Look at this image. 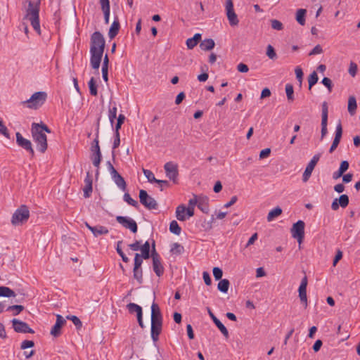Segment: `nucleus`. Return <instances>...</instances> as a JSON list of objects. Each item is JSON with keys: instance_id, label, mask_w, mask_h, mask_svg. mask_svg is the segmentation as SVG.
Returning <instances> with one entry per match:
<instances>
[{"instance_id": "nucleus-1", "label": "nucleus", "mask_w": 360, "mask_h": 360, "mask_svg": "<svg viewBox=\"0 0 360 360\" xmlns=\"http://www.w3.org/2000/svg\"><path fill=\"white\" fill-rule=\"evenodd\" d=\"M44 131L51 133V129L44 123H32V135L34 141L37 143L38 150L44 153L48 147L47 137Z\"/></svg>"}, {"instance_id": "nucleus-2", "label": "nucleus", "mask_w": 360, "mask_h": 360, "mask_svg": "<svg viewBox=\"0 0 360 360\" xmlns=\"http://www.w3.org/2000/svg\"><path fill=\"white\" fill-rule=\"evenodd\" d=\"M39 5L40 0H37V3L34 4L33 2L29 1L28 8L27 9L26 17L29 20L33 29L41 34L40 23H39Z\"/></svg>"}, {"instance_id": "nucleus-3", "label": "nucleus", "mask_w": 360, "mask_h": 360, "mask_svg": "<svg viewBox=\"0 0 360 360\" xmlns=\"http://www.w3.org/2000/svg\"><path fill=\"white\" fill-rule=\"evenodd\" d=\"M30 217V210L25 205H21L13 214L11 224L19 226L26 223Z\"/></svg>"}, {"instance_id": "nucleus-4", "label": "nucleus", "mask_w": 360, "mask_h": 360, "mask_svg": "<svg viewBox=\"0 0 360 360\" xmlns=\"http://www.w3.org/2000/svg\"><path fill=\"white\" fill-rule=\"evenodd\" d=\"M105 41L103 35L98 31L94 32L91 36L90 52L103 53Z\"/></svg>"}, {"instance_id": "nucleus-5", "label": "nucleus", "mask_w": 360, "mask_h": 360, "mask_svg": "<svg viewBox=\"0 0 360 360\" xmlns=\"http://www.w3.org/2000/svg\"><path fill=\"white\" fill-rule=\"evenodd\" d=\"M47 94L46 92L38 91L32 94L28 100L23 103H27V107L30 108L37 109L44 103Z\"/></svg>"}, {"instance_id": "nucleus-6", "label": "nucleus", "mask_w": 360, "mask_h": 360, "mask_svg": "<svg viewBox=\"0 0 360 360\" xmlns=\"http://www.w3.org/2000/svg\"><path fill=\"white\" fill-rule=\"evenodd\" d=\"M129 248L133 251L141 250V257L144 259H148L150 257V244L148 241H146L142 245H141L140 240H135L134 243L129 244Z\"/></svg>"}, {"instance_id": "nucleus-7", "label": "nucleus", "mask_w": 360, "mask_h": 360, "mask_svg": "<svg viewBox=\"0 0 360 360\" xmlns=\"http://www.w3.org/2000/svg\"><path fill=\"white\" fill-rule=\"evenodd\" d=\"M140 202L148 210H156L158 205L156 200L148 194L145 190L139 191Z\"/></svg>"}, {"instance_id": "nucleus-8", "label": "nucleus", "mask_w": 360, "mask_h": 360, "mask_svg": "<svg viewBox=\"0 0 360 360\" xmlns=\"http://www.w3.org/2000/svg\"><path fill=\"white\" fill-rule=\"evenodd\" d=\"M304 222L302 220H298L291 228L292 238H295L300 244L302 243L304 240Z\"/></svg>"}, {"instance_id": "nucleus-9", "label": "nucleus", "mask_w": 360, "mask_h": 360, "mask_svg": "<svg viewBox=\"0 0 360 360\" xmlns=\"http://www.w3.org/2000/svg\"><path fill=\"white\" fill-rule=\"evenodd\" d=\"M226 13L231 26L238 25L239 20L238 16L234 11L233 3L232 0H226Z\"/></svg>"}, {"instance_id": "nucleus-10", "label": "nucleus", "mask_w": 360, "mask_h": 360, "mask_svg": "<svg viewBox=\"0 0 360 360\" xmlns=\"http://www.w3.org/2000/svg\"><path fill=\"white\" fill-rule=\"evenodd\" d=\"M116 221L123 227L129 229L134 233H136L138 231L136 222L129 217L117 216Z\"/></svg>"}, {"instance_id": "nucleus-11", "label": "nucleus", "mask_w": 360, "mask_h": 360, "mask_svg": "<svg viewBox=\"0 0 360 360\" xmlns=\"http://www.w3.org/2000/svg\"><path fill=\"white\" fill-rule=\"evenodd\" d=\"M320 158H321V154L318 153V154L314 155L313 156V158H311V160L309 161V162L307 165L305 170L302 175L303 182H307L309 179V178L311 175V173H312L314 167H316L317 162H319Z\"/></svg>"}, {"instance_id": "nucleus-12", "label": "nucleus", "mask_w": 360, "mask_h": 360, "mask_svg": "<svg viewBox=\"0 0 360 360\" xmlns=\"http://www.w3.org/2000/svg\"><path fill=\"white\" fill-rule=\"evenodd\" d=\"M13 328L14 330L17 333H34V330H32L29 325L20 320L13 319L12 321Z\"/></svg>"}, {"instance_id": "nucleus-13", "label": "nucleus", "mask_w": 360, "mask_h": 360, "mask_svg": "<svg viewBox=\"0 0 360 360\" xmlns=\"http://www.w3.org/2000/svg\"><path fill=\"white\" fill-rule=\"evenodd\" d=\"M15 136L18 146L27 151L32 157H34V151L32 148L31 141L27 139H25L20 132H17Z\"/></svg>"}, {"instance_id": "nucleus-14", "label": "nucleus", "mask_w": 360, "mask_h": 360, "mask_svg": "<svg viewBox=\"0 0 360 360\" xmlns=\"http://www.w3.org/2000/svg\"><path fill=\"white\" fill-rule=\"evenodd\" d=\"M164 169L166 176L174 183H176V179L179 174L177 165L172 162H168L164 165Z\"/></svg>"}, {"instance_id": "nucleus-15", "label": "nucleus", "mask_w": 360, "mask_h": 360, "mask_svg": "<svg viewBox=\"0 0 360 360\" xmlns=\"http://www.w3.org/2000/svg\"><path fill=\"white\" fill-rule=\"evenodd\" d=\"M127 308L130 314H136L139 325L141 328H143L144 325L143 322V311L141 307L135 303H129L127 305Z\"/></svg>"}, {"instance_id": "nucleus-16", "label": "nucleus", "mask_w": 360, "mask_h": 360, "mask_svg": "<svg viewBox=\"0 0 360 360\" xmlns=\"http://www.w3.org/2000/svg\"><path fill=\"white\" fill-rule=\"evenodd\" d=\"M84 225L92 233L94 237L106 235L109 233L108 229L104 226L97 225L92 226L86 221L84 222Z\"/></svg>"}, {"instance_id": "nucleus-17", "label": "nucleus", "mask_w": 360, "mask_h": 360, "mask_svg": "<svg viewBox=\"0 0 360 360\" xmlns=\"http://www.w3.org/2000/svg\"><path fill=\"white\" fill-rule=\"evenodd\" d=\"M349 197L346 194H342L340 196V198H335L332 204H331V209L333 210H338L340 207L345 208L349 205Z\"/></svg>"}, {"instance_id": "nucleus-18", "label": "nucleus", "mask_w": 360, "mask_h": 360, "mask_svg": "<svg viewBox=\"0 0 360 360\" xmlns=\"http://www.w3.org/2000/svg\"><path fill=\"white\" fill-rule=\"evenodd\" d=\"M342 127L341 123L339 122L336 126L335 138H334L332 145L329 149L330 153H333V151L338 146L340 139L342 138Z\"/></svg>"}, {"instance_id": "nucleus-19", "label": "nucleus", "mask_w": 360, "mask_h": 360, "mask_svg": "<svg viewBox=\"0 0 360 360\" xmlns=\"http://www.w3.org/2000/svg\"><path fill=\"white\" fill-rule=\"evenodd\" d=\"M207 312L214 324L217 326V327L219 328V330L221 331V333L223 334V335L228 338L229 336V331L227 328L224 326V325L215 316V315L212 313L210 308L207 307Z\"/></svg>"}, {"instance_id": "nucleus-20", "label": "nucleus", "mask_w": 360, "mask_h": 360, "mask_svg": "<svg viewBox=\"0 0 360 360\" xmlns=\"http://www.w3.org/2000/svg\"><path fill=\"white\" fill-rule=\"evenodd\" d=\"M65 323V319L61 315L58 314L56 323L51 330V334L54 337L59 336L60 335V329Z\"/></svg>"}, {"instance_id": "nucleus-21", "label": "nucleus", "mask_w": 360, "mask_h": 360, "mask_svg": "<svg viewBox=\"0 0 360 360\" xmlns=\"http://www.w3.org/2000/svg\"><path fill=\"white\" fill-rule=\"evenodd\" d=\"M90 63L92 68L95 70H98L103 53L94 52V51H92V52H90Z\"/></svg>"}, {"instance_id": "nucleus-22", "label": "nucleus", "mask_w": 360, "mask_h": 360, "mask_svg": "<svg viewBox=\"0 0 360 360\" xmlns=\"http://www.w3.org/2000/svg\"><path fill=\"white\" fill-rule=\"evenodd\" d=\"M85 186L83 188L84 191V197L85 198H88L91 196L92 193V177L89 173V172H86V176L84 179Z\"/></svg>"}, {"instance_id": "nucleus-23", "label": "nucleus", "mask_w": 360, "mask_h": 360, "mask_svg": "<svg viewBox=\"0 0 360 360\" xmlns=\"http://www.w3.org/2000/svg\"><path fill=\"white\" fill-rule=\"evenodd\" d=\"M143 172L149 182H150V183L155 182L157 184H165V185L167 186H169V183L167 181L160 180V179H155L153 173L150 170H148L146 169H143Z\"/></svg>"}, {"instance_id": "nucleus-24", "label": "nucleus", "mask_w": 360, "mask_h": 360, "mask_svg": "<svg viewBox=\"0 0 360 360\" xmlns=\"http://www.w3.org/2000/svg\"><path fill=\"white\" fill-rule=\"evenodd\" d=\"M112 180L122 191H125L127 189V184L124 179L118 173H115L112 176Z\"/></svg>"}, {"instance_id": "nucleus-25", "label": "nucleus", "mask_w": 360, "mask_h": 360, "mask_svg": "<svg viewBox=\"0 0 360 360\" xmlns=\"http://www.w3.org/2000/svg\"><path fill=\"white\" fill-rule=\"evenodd\" d=\"M120 27V22H119L118 18L116 17L115 18L114 21L112 22V23L110 27V30H109L108 36H109L110 39H113L114 37H115L117 36V34H118Z\"/></svg>"}, {"instance_id": "nucleus-26", "label": "nucleus", "mask_w": 360, "mask_h": 360, "mask_svg": "<svg viewBox=\"0 0 360 360\" xmlns=\"http://www.w3.org/2000/svg\"><path fill=\"white\" fill-rule=\"evenodd\" d=\"M151 319L162 320V315L158 304L153 302L151 305Z\"/></svg>"}, {"instance_id": "nucleus-27", "label": "nucleus", "mask_w": 360, "mask_h": 360, "mask_svg": "<svg viewBox=\"0 0 360 360\" xmlns=\"http://www.w3.org/2000/svg\"><path fill=\"white\" fill-rule=\"evenodd\" d=\"M201 39V34L196 33L192 38H189L186 40V46L188 49H193Z\"/></svg>"}, {"instance_id": "nucleus-28", "label": "nucleus", "mask_w": 360, "mask_h": 360, "mask_svg": "<svg viewBox=\"0 0 360 360\" xmlns=\"http://www.w3.org/2000/svg\"><path fill=\"white\" fill-rule=\"evenodd\" d=\"M153 269L155 274L160 277L164 274V267L161 263V259L153 261Z\"/></svg>"}, {"instance_id": "nucleus-29", "label": "nucleus", "mask_w": 360, "mask_h": 360, "mask_svg": "<svg viewBox=\"0 0 360 360\" xmlns=\"http://www.w3.org/2000/svg\"><path fill=\"white\" fill-rule=\"evenodd\" d=\"M101 158H102L101 153L92 152L91 159L92 160V163H93L94 166L97 167V170H96V176L98 175V173H99L98 169H99V165H100V163L101 161Z\"/></svg>"}, {"instance_id": "nucleus-30", "label": "nucleus", "mask_w": 360, "mask_h": 360, "mask_svg": "<svg viewBox=\"0 0 360 360\" xmlns=\"http://www.w3.org/2000/svg\"><path fill=\"white\" fill-rule=\"evenodd\" d=\"M215 43L212 39H205L200 44V47L203 51H210L214 47Z\"/></svg>"}, {"instance_id": "nucleus-31", "label": "nucleus", "mask_w": 360, "mask_h": 360, "mask_svg": "<svg viewBox=\"0 0 360 360\" xmlns=\"http://www.w3.org/2000/svg\"><path fill=\"white\" fill-rule=\"evenodd\" d=\"M108 64H109V58L107 54L104 56L103 65H102V76L103 79L105 82L108 81Z\"/></svg>"}, {"instance_id": "nucleus-32", "label": "nucleus", "mask_w": 360, "mask_h": 360, "mask_svg": "<svg viewBox=\"0 0 360 360\" xmlns=\"http://www.w3.org/2000/svg\"><path fill=\"white\" fill-rule=\"evenodd\" d=\"M357 108L356 98L353 96H349L348 99V112L351 115H354L356 113Z\"/></svg>"}, {"instance_id": "nucleus-33", "label": "nucleus", "mask_w": 360, "mask_h": 360, "mask_svg": "<svg viewBox=\"0 0 360 360\" xmlns=\"http://www.w3.org/2000/svg\"><path fill=\"white\" fill-rule=\"evenodd\" d=\"M186 207L184 205H179L176 209V217L179 221H185L186 219Z\"/></svg>"}, {"instance_id": "nucleus-34", "label": "nucleus", "mask_w": 360, "mask_h": 360, "mask_svg": "<svg viewBox=\"0 0 360 360\" xmlns=\"http://www.w3.org/2000/svg\"><path fill=\"white\" fill-rule=\"evenodd\" d=\"M15 295V292L8 287L0 286V297H12Z\"/></svg>"}, {"instance_id": "nucleus-35", "label": "nucleus", "mask_w": 360, "mask_h": 360, "mask_svg": "<svg viewBox=\"0 0 360 360\" xmlns=\"http://www.w3.org/2000/svg\"><path fill=\"white\" fill-rule=\"evenodd\" d=\"M306 13H307V10L304 9V8H300L297 11L296 20L301 25H304V24H305Z\"/></svg>"}, {"instance_id": "nucleus-36", "label": "nucleus", "mask_w": 360, "mask_h": 360, "mask_svg": "<svg viewBox=\"0 0 360 360\" xmlns=\"http://www.w3.org/2000/svg\"><path fill=\"white\" fill-rule=\"evenodd\" d=\"M98 133H99V123H98V127H97L96 133V138L94 139L93 144L91 148V152L101 153L100 146H99Z\"/></svg>"}, {"instance_id": "nucleus-37", "label": "nucleus", "mask_w": 360, "mask_h": 360, "mask_svg": "<svg viewBox=\"0 0 360 360\" xmlns=\"http://www.w3.org/2000/svg\"><path fill=\"white\" fill-rule=\"evenodd\" d=\"M162 328L155 326H152L150 328L151 338L154 342H157L159 339V335L161 333Z\"/></svg>"}, {"instance_id": "nucleus-38", "label": "nucleus", "mask_w": 360, "mask_h": 360, "mask_svg": "<svg viewBox=\"0 0 360 360\" xmlns=\"http://www.w3.org/2000/svg\"><path fill=\"white\" fill-rule=\"evenodd\" d=\"M282 213V209L280 207H276L271 210L267 215V221H271L274 218L278 217Z\"/></svg>"}, {"instance_id": "nucleus-39", "label": "nucleus", "mask_w": 360, "mask_h": 360, "mask_svg": "<svg viewBox=\"0 0 360 360\" xmlns=\"http://www.w3.org/2000/svg\"><path fill=\"white\" fill-rule=\"evenodd\" d=\"M229 285L230 283L228 279H221L217 285V288L221 292L226 293L228 292Z\"/></svg>"}, {"instance_id": "nucleus-40", "label": "nucleus", "mask_w": 360, "mask_h": 360, "mask_svg": "<svg viewBox=\"0 0 360 360\" xmlns=\"http://www.w3.org/2000/svg\"><path fill=\"white\" fill-rule=\"evenodd\" d=\"M169 231L173 233L175 235H180L181 229L178 224L177 221L175 220H173L170 222L169 224Z\"/></svg>"}, {"instance_id": "nucleus-41", "label": "nucleus", "mask_w": 360, "mask_h": 360, "mask_svg": "<svg viewBox=\"0 0 360 360\" xmlns=\"http://www.w3.org/2000/svg\"><path fill=\"white\" fill-rule=\"evenodd\" d=\"M197 206L203 213L207 214L210 210L207 199L200 200Z\"/></svg>"}, {"instance_id": "nucleus-42", "label": "nucleus", "mask_w": 360, "mask_h": 360, "mask_svg": "<svg viewBox=\"0 0 360 360\" xmlns=\"http://www.w3.org/2000/svg\"><path fill=\"white\" fill-rule=\"evenodd\" d=\"M133 277L139 284L143 283V270L142 269H133Z\"/></svg>"}, {"instance_id": "nucleus-43", "label": "nucleus", "mask_w": 360, "mask_h": 360, "mask_svg": "<svg viewBox=\"0 0 360 360\" xmlns=\"http://www.w3.org/2000/svg\"><path fill=\"white\" fill-rule=\"evenodd\" d=\"M89 91L91 95L92 96H97L98 91H97V85L96 84V81L94 77H91L88 83Z\"/></svg>"}, {"instance_id": "nucleus-44", "label": "nucleus", "mask_w": 360, "mask_h": 360, "mask_svg": "<svg viewBox=\"0 0 360 360\" xmlns=\"http://www.w3.org/2000/svg\"><path fill=\"white\" fill-rule=\"evenodd\" d=\"M172 254L181 255L184 251V248L178 243H174L170 250Z\"/></svg>"}, {"instance_id": "nucleus-45", "label": "nucleus", "mask_w": 360, "mask_h": 360, "mask_svg": "<svg viewBox=\"0 0 360 360\" xmlns=\"http://www.w3.org/2000/svg\"><path fill=\"white\" fill-rule=\"evenodd\" d=\"M117 117V107L115 105L112 108H110L108 111V117L112 127H113L115 120Z\"/></svg>"}, {"instance_id": "nucleus-46", "label": "nucleus", "mask_w": 360, "mask_h": 360, "mask_svg": "<svg viewBox=\"0 0 360 360\" xmlns=\"http://www.w3.org/2000/svg\"><path fill=\"white\" fill-rule=\"evenodd\" d=\"M319 80V77L317 75V73L314 71L309 76L308 78V83H309V89L310 90L311 87L317 83Z\"/></svg>"}, {"instance_id": "nucleus-47", "label": "nucleus", "mask_w": 360, "mask_h": 360, "mask_svg": "<svg viewBox=\"0 0 360 360\" xmlns=\"http://www.w3.org/2000/svg\"><path fill=\"white\" fill-rule=\"evenodd\" d=\"M124 200L127 202L129 205L136 207L139 208V203L136 200H134L131 198L130 195L128 193H125L123 196Z\"/></svg>"}, {"instance_id": "nucleus-48", "label": "nucleus", "mask_w": 360, "mask_h": 360, "mask_svg": "<svg viewBox=\"0 0 360 360\" xmlns=\"http://www.w3.org/2000/svg\"><path fill=\"white\" fill-rule=\"evenodd\" d=\"M285 93L288 101H292L294 100V90L293 86L290 84L285 85Z\"/></svg>"}, {"instance_id": "nucleus-49", "label": "nucleus", "mask_w": 360, "mask_h": 360, "mask_svg": "<svg viewBox=\"0 0 360 360\" xmlns=\"http://www.w3.org/2000/svg\"><path fill=\"white\" fill-rule=\"evenodd\" d=\"M307 277L304 276L301 281V283L300 285L298 292L299 293H307Z\"/></svg>"}, {"instance_id": "nucleus-50", "label": "nucleus", "mask_w": 360, "mask_h": 360, "mask_svg": "<svg viewBox=\"0 0 360 360\" xmlns=\"http://www.w3.org/2000/svg\"><path fill=\"white\" fill-rule=\"evenodd\" d=\"M125 119H126V117L123 114L119 115L117 120V123L115 126V132H119V130L121 129V127H122V124L124 122Z\"/></svg>"}, {"instance_id": "nucleus-51", "label": "nucleus", "mask_w": 360, "mask_h": 360, "mask_svg": "<svg viewBox=\"0 0 360 360\" xmlns=\"http://www.w3.org/2000/svg\"><path fill=\"white\" fill-rule=\"evenodd\" d=\"M23 309L24 307L22 305H12L6 308V311H14V316L19 314Z\"/></svg>"}, {"instance_id": "nucleus-52", "label": "nucleus", "mask_w": 360, "mask_h": 360, "mask_svg": "<svg viewBox=\"0 0 360 360\" xmlns=\"http://www.w3.org/2000/svg\"><path fill=\"white\" fill-rule=\"evenodd\" d=\"M143 257H141L139 253H136L134 257V269H141V265L143 264Z\"/></svg>"}, {"instance_id": "nucleus-53", "label": "nucleus", "mask_w": 360, "mask_h": 360, "mask_svg": "<svg viewBox=\"0 0 360 360\" xmlns=\"http://www.w3.org/2000/svg\"><path fill=\"white\" fill-rule=\"evenodd\" d=\"M67 319H70L72 321L74 325L76 326L77 329H80L82 328V321L77 316H74V315L68 316Z\"/></svg>"}, {"instance_id": "nucleus-54", "label": "nucleus", "mask_w": 360, "mask_h": 360, "mask_svg": "<svg viewBox=\"0 0 360 360\" xmlns=\"http://www.w3.org/2000/svg\"><path fill=\"white\" fill-rule=\"evenodd\" d=\"M271 27L276 30L279 31V30H282L283 29V25L282 22L276 19L271 20Z\"/></svg>"}, {"instance_id": "nucleus-55", "label": "nucleus", "mask_w": 360, "mask_h": 360, "mask_svg": "<svg viewBox=\"0 0 360 360\" xmlns=\"http://www.w3.org/2000/svg\"><path fill=\"white\" fill-rule=\"evenodd\" d=\"M34 346V341L26 340H24L22 342L21 345H20V349L25 350L27 348L33 347Z\"/></svg>"}, {"instance_id": "nucleus-56", "label": "nucleus", "mask_w": 360, "mask_h": 360, "mask_svg": "<svg viewBox=\"0 0 360 360\" xmlns=\"http://www.w3.org/2000/svg\"><path fill=\"white\" fill-rule=\"evenodd\" d=\"M266 55L270 59H274L276 58V53L274 47L271 45H268L266 49Z\"/></svg>"}, {"instance_id": "nucleus-57", "label": "nucleus", "mask_w": 360, "mask_h": 360, "mask_svg": "<svg viewBox=\"0 0 360 360\" xmlns=\"http://www.w3.org/2000/svg\"><path fill=\"white\" fill-rule=\"evenodd\" d=\"M321 83L326 86L327 87L328 90L329 92H331L332 91V88H333V84H332V81L330 79H329L328 77H324L322 81H321Z\"/></svg>"}, {"instance_id": "nucleus-58", "label": "nucleus", "mask_w": 360, "mask_h": 360, "mask_svg": "<svg viewBox=\"0 0 360 360\" xmlns=\"http://www.w3.org/2000/svg\"><path fill=\"white\" fill-rule=\"evenodd\" d=\"M213 276L215 278V280H220L223 275L222 270L219 267H214L213 268Z\"/></svg>"}, {"instance_id": "nucleus-59", "label": "nucleus", "mask_w": 360, "mask_h": 360, "mask_svg": "<svg viewBox=\"0 0 360 360\" xmlns=\"http://www.w3.org/2000/svg\"><path fill=\"white\" fill-rule=\"evenodd\" d=\"M357 65L354 63L351 62L349 68V73L352 77H354L357 72Z\"/></svg>"}, {"instance_id": "nucleus-60", "label": "nucleus", "mask_w": 360, "mask_h": 360, "mask_svg": "<svg viewBox=\"0 0 360 360\" xmlns=\"http://www.w3.org/2000/svg\"><path fill=\"white\" fill-rule=\"evenodd\" d=\"M295 72V75H296V78L297 79V80L300 82V83L301 84L302 82V78H303L302 70L300 67L297 66V67H296Z\"/></svg>"}, {"instance_id": "nucleus-61", "label": "nucleus", "mask_w": 360, "mask_h": 360, "mask_svg": "<svg viewBox=\"0 0 360 360\" xmlns=\"http://www.w3.org/2000/svg\"><path fill=\"white\" fill-rule=\"evenodd\" d=\"M0 134L9 139V133L7 127L3 124L1 120H0Z\"/></svg>"}, {"instance_id": "nucleus-62", "label": "nucleus", "mask_w": 360, "mask_h": 360, "mask_svg": "<svg viewBox=\"0 0 360 360\" xmlns=\"http://www.w3.org/2000/svg\"><path fill=\"white\" fill-rule=\"evenodd\" d=\"M120 144V132H115V139L112 144V149L115 150Z\"/></svg>"}, {"instance_id": "nucleus-63", "label": "nucleus", "mask_w": 360, "mask_h": 360, "mask_svg": "<svg viewBox=\"0 0 360 360\" xmlns=\"http://www.w3.org/2000/svg\"><path fill=\"white\" fill-rule=\"evenodd\" d=\"M323 52L322 47L318 44L309 53V56L320 54Z\"/></svg>"}, {"instance_id": "nucleus-64", "label": "nucleus", "mask_w": 360, "mask_h": 360, "mask_svg": "<svg viewBox=\"0 0 360 360\" xmlns=\"http://www.w3.org/2000/svg\"><path fill=\"white\" fill-rule=\"evenodd\" d=\"M349 162L347 160H343L341 162L339 170L342 172V173H345L349 168Z\"/></svg>"}]
</instances>
